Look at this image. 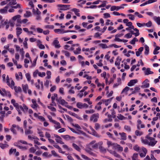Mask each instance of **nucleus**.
I'll list each match as a JSON object with an SVG mask.
<instances>
[{"label": "nucleus", "instance_id": "nucleus-1", "mask_svg": "<svg viewBox=\"0 0 160 160\" xmlns=\"http://www.w3.org/2000/svg\"><path fill=\"white\" fill-rule=\"evenodd\" d=\"M70 50H73V52L75 55L80 54L81 51V48L79 44L78 43L73 44Z\"/></svg>", "mask_w": 160, "mask_h": 160}, {"label": "nucleus", "instance_id": "nucleus-2", "mask_svg": "<svg viewBox=\"0 0 160 160\" xmlns=\"http://www.w3.org/2000/svg\"><path fill=\"white\" fill-rule=\"evenodd\" d=\"M102 142H99L98 143H96V141L93 140L91 141L89 144V148L91 149L92 148L97 149L98 148L99 145H102Z\"/></svg>", "mask_w": 160, "mask_h": 160}, {"label": "nucleus", "instance_id": "nucleus-3", "mask_svg": "<svg viewBox=\"0 0 160 160\" xmlns=\"http://www.w3.org/2000/svg\"><path fill=\"white\" fill-rule=\"evenodd\" d=\"M99 118V114L98 113H95L92 114L91 116L90 120L91 122H95L98 121Z\"/></svg>", "mask_w": 160, "mask_h": 160}, {"label": "nucleus", "instance_id": "nucleus-4", "mask_svg": "<svg viewBox=\"0 0 160 160\" xmlns=\"http://www.w3.org/2000/svg\"><path fill=\"white\" fill-rule=\"evenodd\" d=\"M0 93L2 96H6L9 98L11 96V95L9 91H6L4 88H2L0 90Z\"/></svg>", "mask_w": 160, "mask_h": 160}, {"label": "nucleus", "instance_id": "nucleus-5", "mask_svg": "<svg viewBox=\"0 0 160 160\" xmlns=\"http://www.w3.org/2000/svg\"><path fill=\"white\" fill-rule=\"evenodd\" d=\"M56 100L57 102L60 103L62 105H64L68 108L70 109L71 108L70 106L68 105V103L66 102L65 101L64 99H61L60 101H59V99L56 98Z\"/></svg>", "mask_w": 160, "mask_h": 160}, {"label": "nucleus", "instance_id": "nucleus-6", "mask_svg": "<svg viewBox=\"0 0 160 160\" xmlns=\"http://www.w3.org/2000/svg\"><path fill=\"white\" fill-rule=\"evenodd\" d=\"M58 6L61 8H60V10L65 11L69 9L70 5L58 4Z\"/></svg>", "mask_w": 160, "mask_h": 160}, {"label": "nucleus", "instance_id": "nucleus-7", "mask_svg": "<svg viewBox=\"0 0 160 160\" xmlns=\"http://www.w3.org/2000/svg\"><path fill=\"white\" fill-rule=\"evenodd\" d=\"M52 44L54 46L55 48H59L61 47L60 44L59 43V41L57 39H56L53 41Z\"/></svg>", "mask_w": 160, "mask_h": 160}, {"label": "nucleus", "instance_id": "nucleus-8", "mask_svg": "<svg viewBox=\"0 0 160 160\" xmlns=\"http://www.w3.org/2000/svg\"><path fill=\"white\" fill-rule=\"evenodd\" d=\"M54 137L56 138L55 139L56 142L58 143L63 144L64 143L62 141V138L59 136L57 135H54Z\"/></svg>", "mask_w": 160, "mask_h": 160}, {"label": "nucleus", "instance_id": "nucleus-9", "mask_svg": "<svg viewBox=\"0 0 160 160\" xmlns=\"http://www.w3.org/2000/svg\"><path fill=\"white\" fill-rule=\"evenodd\" d=\"M11 102L16 108L17 110L19 109L20 106H19L18 104L16 102L15 100L14 99H12L11 100Z\"/></svg>", "mask_w": 160, "mask_h": 160}, {"label": "nucleus", "instance_id": "nucleus-10", "mask_svg": "<svg viewBox=\"0 0 160 160\" xmlns=\"http://www.w3.org/2000/svg\"><path fill=\"white\" fill-rule=\"evenodd\" d=\"M138 82L137 79H132L129 82H128V86L131 87L133 86L134 84Z\"/></svg>", "mask_w": 160, "mask_h": 160}, {"label": "nucleus", "instance_id": "nucleus-11", "mask_svg": "<svg viewBox=\"0 0 160 160\" xmlns=\"http://www.w3.org/2000/svg\"><path fill=\"white\" fill-rule=\"evenodd\" d=\"M8 6H6L4 8L0 9V13L1 14H5L8 12L7 9L8 8Z\"/></svg>", "mask_w": 160, "mask_h": 160}, {"label": "nucleus", "instance_id": "nucleus-12", "mask_svg": "<svg viewBox=\"0 0 160 160\" xmlns=\"http://www.w3.org/2000/svg\"><path fill=\"white\" fill-rule=\"evenodd\" d=\"M151 69L148 68L144 71V73L145 75H148L149 74H152L153 73V72L151 71Z\"/></svg>", "mask_w": 160, "mask_h": 160}, {"label": "nucleus", "instance_id": "nucleus-13", "mask_svg": "<svg viewBox=\"0 0 160 160\" xmlns=\"http://www.w3.org/2000/svg\"><path fill=\"white\" fill-rule=\"evenodd\" d=\"M52 122L55 124L54 127L56 129H57L61 128L60 124L59 122L56 121H52Z\"/></svg>", "mask_w": 160, "mask_h": 160}, {"label": "nucleus", "instance_id": "nucleus-14", "mask_svg": "<svg viewBox=\"0 0 160 160\" xmlns=\"http://www.w3.org/2000/svg\"><path fill=\"white\" fill-rule=\"evenodd\" d=\"M62 137L64 139L66 140H69L72 139L73 138H74L73 137H71L70 136L68 135H63L62 136Z\"/></svg>", "mask_w": 160, "mask_h": 160}, {"label": "nucleus", "instance_id": "nucleus-15", "mask_svg": "<svg viewBox=\"0 0 160 160\" xmlns=\"http://www.w3.org/2000/svg\"><path fill=\"white\" fill-rule=\"evenodd\" d=\"M32 11L33 14L35 16L37 15H41V12L38 8H36V10L35 9L33 8L32 9Z\"/></svg>", "mask_w": 160, "mask_h": 160}, {"label": "nucleus", "instance_id": "nucleus-16", "mask_svg": "<svg viewBox=\"0 0 160 160\" xmlns=\"http://www.w3.org/2000/svg\"><path fill=\"white\" fill-rule=\"evenodd\" d=\"M156 1L155 0H149L148 1L145 2V3H143L141 4L140 5V6L141 7H142V6H145L148 4H150V3H152L153 2H155Z\"/></svg>", "mask_w": 160, "mask_h": 160}, {"label": "nucleus", "instance_id": "nucleus-17", "mask_svg": "<svg viewBox=\"0 0 160 160\" xmlns=\"http://www.w3.org/2000/svg\"><path fill=\"white\" fill-rule=\"evenodd\" d=\"M32 102L33 103L31 106L34 109H36L37 108L38 105L36 103V101L35 99H32Z\"/></svg>", "mask_w": 160, "mask_h": 160}, {"label": "nucleus", "instance_id": "nucleus-18", "mask_svg": "<svg viewBox=\"0 0 160 160\" xmlns=\"http://www.w3.org/2000/svg\"><path fill=\"white\" fill-rule=\"evenodd\" d=\"M22 87L23 91L25 93H27L28 89V86L27 84H22Z\"/></svg>", "mask_w": 160, "mask_h": 160}, {"label": "nucleus", "instance_id": "nucleus-19", "mask_svg": "<svg viewBox=\"0 0 160 160\" xmlns=\"http://www.w3.org/2000/svg\"><path fill=\"white\" fill-rule=\"evenodd\" d=\"M121 60L122 58H120L119 56L118 57L116 58V60L115 62V65L116 66H119Z\"/></svg>", "mask_w": 160, "mask_h": 160}, {"label": "nucleus", "instance_id": "nucleus-20", "mask_svg": "<svg viewBox=\"0 0 160 160\" xmlns=\"http://www.w3.org/2000/svg\"><path fill=\"white\" fill-rule=\"evenodd\" d=\"M17 31V35L18 37H19L20 34H21L22 32V29L21 28L18 27L16 29Z\"/></svg>", "mask_w": 160, "mask_h": 160}, {"label": "nucleus", "instance_id": "nucleus-21", "mask_svg": "<svg viewBox=\"0 0 160 160\" xmlns=\"http://www.w3.org/2000/svg\"><path fill=\"white\" fill-rule=\"evenodd\" d=\"M119 134L121 136V139L124 140L126 139L127 137L125 133L124 132L119 133Z\"/></svg>", "mask_w": 160, "mask_h": 160}, {"label": "nucleus", "instance_id": "nucleus-22", "mask_svg": "<svg viewBox=\"0 0 160 160\" xmlns=\"http://www.w3.org/2000/svg\"><path fill=\"white\" fill-rule=\"evenodd\" d=\"M72 11L74 12L75 14L78 17H80V14L79 13V10L78 9L74 8L72 9Z\"/></svg>", "mask_w": 160, "mask_h": 160}, {"label": "nucleus", "instance_id": "nucleus-23", "mask_svg": "<svg viewBox=\"0 0 160 160\" xmlns=\"http://www.w3.org/2000/svg\"><path fill=\"white\" fill-rule=\"evenodd\" d=\"M154 20L158 25H160V17L154 16L153 18Z\"/></svg>", "mask_w": 160, "mask_h": 160}, {"label": "nucleus", "instance_id": "nucleus-24", "mask_svg": "<svg viewBox=\"0 0 160 160\" xmlns=\"http://www.w3.org/2000/svg\"><path fill=\"white\" fill-rule=\"evenodd\" d=\"M13 88L17 93L20 92L22 91V89L20 87H16V86H14Z\"/></svg>", "mask_w": 160, "mask_h": 160}, {"label": "nucleus", "instance_id": "nucleus-25", "mask_svg": "<svg viewBox=\"0 0 160 160\" xmlns=\"http://www.w3.org/2000/svg\"><path fill=\"white\" fill-rule=\"evenodd\" d=\"M157 142V141L155 140V139L154 138V140L153 141H150L148 145L152 146H154Z\"/></svg>", "mask_w": 160, "mask_h": 160}, {"label": "nucleus", "instance_id": "nucleus-26", "mask_svg": "<svg viewBox=\"0 0 160 160\" xmlns=\"http://www.w3.org/2000/svg\"><path fill=\"white\" fill-rule=\"evenodd\" d=\"M130 90V88L128 87H125L122 90L121 92V93H125L126 95L128 94L127 92Z\"/></svg>", "mask_w": 160, "mask_h": 160}, {"label": "nucleus", "instance_id": "nucleus-27", "mask_svg": "<svg viewBox=\"0 0 160 160\" xmlns=\"http://www.w3.org/2000/svg\"><path fill=\"white\" fill-rule=\"evenodd\" d=\"M142 132L140 131L139 130H136L135 132V134L136 136H141L143 134Z\"/></svg>", "mask_w": 160, "mask_h": 160}, {"label": "nucleus", "instance_id": "nucleus-28", "mask_svg": "<svg viewBox=\"0 0 160 160\" xmlns=\"http://www.w3.org/2000/svg\"><path fill=\"white\" fill-rule=\"evenodd\" d=\"M9 146L7 144L0 143V147L2 149L7 148Z\"/></svg>", "mask_w": 160, "mask_h": 160}, {"label": "nucleus", "instance_id": "nucleus-29", "mask_svg": "<svg viewBox=\"0 0 160 160\" xmlns=\"http://www.w3.org/2000/svg\"><path fill=\"white\" fill-rule=\"evenodd\" d=\"M20 108L24 112L27 111L28 109V108L25 104H23V107L22 106H20Z\"/></svg>", "mask_w": 160, "mask_h": 160}, {"label": "nucleus", "instance_id": "nucleus-30", "mask_svg": "<svg viewBox=\"0 0 160 160\" xmlns=\"http://www.w3.org/2000/svg\"><path fill=\"white\" fill-rule=\"evenodd\" d=\"M70 114H71V115L74 116V117H75L76 118H78L79 120H82V118L81 117H80L77 114H76L75 113L71 112V113H70Z\"/></svg>", "mask_w": 160, "mask_h": 160}, {"label": "nucleus", "instance_id": "nucleus-31", "mask_svg": "<svg viewBox=\"0 0 160 160\" xmlns=\"http://www.w3.org/2000/svg\"><path fill=\"white\" fill-rule=\"evenodd\" d=\"M31 13L30 12L27 11L24 14V17L25 18H28L31 16Z\"/></svg>", "mask_w": 160, "mask_h": 160}, {"label": "nucleus", "instance_id": "nucleus-32", "mask_svg": "<svg viewBox=\"0 0 160 160\" xmlns=\"http://www.w3.org/2000/svg\"><path fill=\"white\" fill-rule=\"evenodd\" d=\"M160 48L158 46L156 47V48L154 49V50L153 52V53L154 54H158L159 53V52L158 51V50L160 49Z\"/></svg>", "mask_w": 160, "mask_h": 160}, {"label": "nucleus", "instance_id": "nucleus-33", "mask_svg": "<svg viewBox=\"0 0 160 160\" xmlns=\"http://www.w3.org/2000/svg\"><path fill=\"white\" fill-rule=\"evenodd\" d=\"M119 10V6H112L110 10L111 11H113L115 10L118 11Z\"/></svg>", "mask_w": 160, "mask_h": 160}, {"label": "nucleus", "instance_id": "nucleus-34", "mask_svg": "<svg viewBox=\"0 0 160 160\" xmlns=\"http://www.w3.org/2000/svg\"><path fill=\"white\" fill-rule=\"evenodd\" d=\"M25 133L26 134H32L33 133V132L30 129H27L25 130Z\"/></svg>", "mask_w": 160, "mask_h": 160}, {"label": "nucleus", "instance_id": "nucleus-35", "mask_svg": "<svg viewBox=\"0 0 160 160\" xmlns=\"http://www.w3.org/2000/svg\"><path fill=\"white\" fill-rule=\"evenodd\" d=\"M149 52V48L147 45H145V51L144 52L145 54L147 55H148V54Z\"/></svg>", "mask_w": 160, "mask_h": 160}, {"label": "nucleus", "instance_id": "nucleus-36", "mask_svg": "<svg viewBox=\"0 0 160 160\" xmlns=\"http://www.w3.org/2000/svg\"><path fill=\"white\" fill-rule=\"evenodd\" d=\"M112 99V98H111L110 99H108L107 100H102V101L104 102V103L105 105L108 106L109 103L111 101Z\"/></svg>", "mask_w": 160, "mask_h": 160}, {"label": "nucleus", "instance_id": "nucleus-37", "mask_svg": "<svg viewBox=\"0 0 160 160\" xmlns=\"http://www.w3.org/2000/svg\"><path fill=\"white\" fill-rule=\"evenodd\" d=\"M72 146L73 148L77 151H79L80 150V148L75 143H73L72 144Z\"/></svg>", "mask_w": 160, "mask_h": 160}, {"label": "nucleus", "instance_id": "nucleus-38", "mask_svg": "<svg viewBox=\"0 0 160 160\" xmlns=\"http://www.w3.org/2000/svg\"><path fill=\"white\" fill-rule=\"evenodd\" d=\"M138 39L136 38H134L130 42V43L132 44H134L136 42H138Z\"/></svg>", "mask_w": 160, "mask_h": 160}, {"label": "nucleus", "instance_id": "nucleus-39", "mask_svg": "<svg viewBox=\"0 0 160 160\" xmlns=\"http://www.w3.org/2000/svg\"><path fill=\"white\" fill-rule=\"evenodd\" d=\"M117 118L118 119L120 120H123L126 118L125 117L121 114H118Z\"/></svg>", "mask_w": 160, "mask_h": 160}, {"label": "nucleus", "instance_id": "nucleus-40", "mask_svg": "<svg viewBox=\"0 0 160 160\" xmlns=\"http://www.w3.org/2000/svg\"><path fill=\"white\" fill-rule=\"evenodd\" d=\"M76 105L77 107L79 108H83V103L81 102H78L77 103Z\"/></svg>", "mask_w": 160, "mask_h": 160}, {"label": "nucleus", "instance_id": "nucleus-41", "mask_svg": "<svg viewBox=\"0 0 160 160\" xmlns=\"http://www.w3.org/2000/svg\"><path fill=\"white\" fill-rule=\"evenodd\" d=\"M99 149L100 150L101 152H106V149L104 147L102 146V145H99Z\"/></svg>", "mask_w": 160, "mask_h": 160}, {"label": "nucleus", "instance_id": "nucleus-42", "mask_svg": "<svg viewBox=\"0 0 160 160\" xmlns=\"http://www.w3.org/2000/svg\"><path fill=\"white\" fill-rule=\"evenodd\" d=\"M51 153L54 157H58V158L61 157L54 150H52L51 151Z\"/></svg>", "mask_w": 160, "mask_h": 160}, {"label": "nucleus", "instance_id": "nucleus-43", "mask_svg": "<svg viewBox=\"0 0 160 160\" xmlns=\"http://www.w3.org/2000/svg\"><path fill=\"white\" fill-rule=\"evenodd\" d=\"M21 17V16L20 15H17L12 18V20L14 21L16 20H17L18 18H20Z\"/></svg>", "mask_w": 160, "mask_h": 160}, {"label": "nucleus", "instance_id": "nucleus-44", "mask_svg": "<svg viewBox=\"0 0 160 160\" xmlns=\"http://www.w3.org/2000/svg\"><path fill=\"white\" fill-rule=\"evenodd\" d=\"M99 46L103 49L107 48H108V47L106 44L101 43L100 44Z\"/></svg>", "mask_w": 160, "mask_h": 160}, {"label": "nucleus", "instance_id": "nucleus-45", "mask_svg": "<svg viewBox=\"0 0 160 160\" xmlns=\"http://www.w3.org/2000/svg\"><path fill=\"white\" fill-rule=\"evenodd\" d=\"M124 128L128 132H130L131 131L130 127L129 126L125 125L124 127Z\"/></svg>", "mask_w": 160, "mask_h": 160}, {"label": "nucleus", "instance_id": "nucleus-46", "mask_svg": "<svg viewBox=\"0 0 160 160\" xmlns=\"http://www.w3.org/2000/svg\"><path fill=\"white\" fill-rule=\"evenodd\" d=\"M47 75V78L50 79L51 77V72L50 71H47L46 72Z\"/></svg>", "mask_w": 160, "mask_h": 160}, {"label": "nucleus", "instance_id": "nucleus-47", "mask_svg": "<svg viewBox=\"0 0 160 160\" xmlns=\"http://www.w3.org/2000/svg\"><path fill=\"white\" fill-rule=\"evenodd\" d=\"M143 84V85L141 86V87L142 88H148L149 86V84L148 83H146Z\"/></svg>", "mask_w": 160, "mask_h": 160}, {"label": "nucleus", "instance_id": "nucleus-48", "mask_svg": "<svg viewBox=\"0 0 160 160\" xmlns=\"http://www.w3.org/2000/svg\"><path fill=\"white\" fill-rule=\"evenodd\" d=\"M138 156V154L137 153H134L132 157V160H134L135 159H137V157Z\"/></svg>", "mask_w": 160, "mask_h": 160}, {"label": "nucleus", "instance_id": "nucleus-49", "mask_svg": "<svg viewBox=\"0 0 160 160\" xmlns=\"http://www.w3.org/2000/svg\"><path fill=\"white\" fill-rule=\"evenodd\" d=\"M107 143L108 147H109L110 146H114L115 145V143H112L111 141H109L108 140L107 141Z\"/></svg>", "mask_w": 160, "mask_h": 160}, {"label": "nucleus", "instance_id": "nucleus-50", "mask_svg": "<svg viewBox=\"0 0 160 160\" xmlns=\"http://www.w3.org/2000/svg\"><path fill=\"white\" fill-rule=\"evenodd\" d=\"M128 16L129 17V19L132 20H134L135 19V18L134 16L132 14H129L128 15Z\"/></svg>", "mask_w": 160, "mask_h": 160}, {"label": "nucleus", "instance_id": "nucleus-51", "mask_svg": "<svg viewBox=\"0 0 160 160\" xmlns=\"http://www.w3.org/2000/svg\"><path fill=\"white\" fill-rule=\"evenodd\" d=\"M134 15L136 16H137L139 18H142L143 16L140 14L138 12H136L134 13Z\"/></svg>", "mask_w": 160, "mask_h": 160}, {"label": "nucleus", "instance_id": "nucleus-52", "mask_svg": "<svg viewBox=\"0 0 160 160\" xmlns=\"http://www.w3.org/2000/svg\"><path fill=\"white\" fill-rule=\"evenodd\" d=\"M43 2H45L46 3H51L55 2L54 0H42Z\"/></svg>", "mask_w": 160, "mask_h": 160}, {"label": "nucleus", "instance_id": "nucleus-53", "mask_svg": "<svg viewBox=\"0 0 160 160\" xmlns=\"http://www.w3.org/2000/svg\"><path fill=\"white\" fill-rule=\"evenodd\" d=\"M142 142L144 144H147L148 145L149 144V142L146 139H142Z\"/></svg>", "mask_w": 160, "mask_h": 160}, {"label": "nucleus", "instance_id": "nucleus-54", "mask_svg": "<svg viewBox=\"0 0 160 160\" xmlns=\"http://www.w3.org/2000/svg\"><path fill=\"white\" fill-rule=\"evenodd\" d=\"M95 112V110L93 109H91L90 110H86L85 112L87 113H92Z\"/></svg>", "mask_w": 160, "mask_h": 160}, {"label": "nucleus", "instance_id": "nucleus-55", "mask_svg": "<svg viewBox=\"0 0 160 160\" xmlns=\"http://www.w3.org/2000/svg\"><path fill=\"white\" fill-rule=\"evenodd\" d=\"M11 7L13 8L17 9V8H21V5L19 4H17L16 6H11Z\"/></svg>", "mask_w": 160, "mask_h": 160}, {"label": "nucleus", "instance_id": "nucleus-56", "mask_svg": "<svg viewBox=\"0 0 160 160\" xmlns=\"http://www.w3.org/2000/svg\"><path fill=\"white\" fill-rule=\"evenodd\" d=\"M16 149L15 148L14 149H12L11 148L10 150L9 151V154H12L13 152L14 153L15 152H16Z\"/></svg>", "mask_w": 160, "mask_h": 160}, {"label": "nucleus", "instance_id": "nucleus-57", "mask_svg": "<svg viewBox=\"0 0 160 160\" xmlns=\"http://www.w3.org/2000/svg\"><path fill=\"white\" fill-rule=\"evenodd\" d=\"M137 25L139 27L144 26H145V23H141L139 22L137 23Z\"/></svg>", "mask_w": 160, "mask_h": 160}, {"label": "nucleus", "instance_id": "nucleus-58", "mask_svg": "<svg viewBox=\"0 0 160 160\" xmlns=\"http://www.w3.org/2000/svg\"><path fill=\"white\" fill-rule=\"evenodd\" d=\"M8 52V51L6 50H4L2 51V54L5 57H7L8 56L5 55V54L7 53Z\"/></svg>", "mask_w": 160, "mask_h": 160}, {"label": "nucleus", "instance_id": "nucleus-59", "mask_svg": "<svg viewBox=\"0 0 160 160\" xmlns=\"http://www.w3.org/2000/svg\"><path fill=\"white\" fill-rule=\"evenodd\" d=\"M104 18H107L110 17V14L108 13H105L103 14Z\"/></svg>", "mask_w": 160, "mask_h": 160}, {"label": "nucleus", "instance_id": "nucleus-60", "mask_svg": "<svg viewBox=\"0 0 160 160\" xmlns=\"http://www.w3.org/2000/svg\"><path fill=\"white\" fill-rule=\"evenodd\" d=\"M8 51L12 54H13L14 53V49L13 48H10Z\"/></svg>", "mask_w": 160, "mask_h": 160}, {"label": "nucleus", "instance_id": "nucleus-61", "mask_svg": "<svg viewBox=\"0 0 160 160\" xmlns=\"http://www.w3.org/2000/svg\"><path fill=\"white\" fill-rule=\"evenodd\" d=\"M152 25V22L151 21H149L148 22L145 23V26L148 27H150Z\"/></svg>", "mask_w": 160, "mask_h": 160}, {"label": "nucleus", "instance_id": "nucleus-62", "mask_svg": "<svg viewBox=\"0 0 160 160\" xmlns=\"http://www.w3.org/2000/svg\"><path fill=\"white\" fill-rule=\"evenodd\" d=\"M46 75V73L45 72H42L41 73V72H39L38 73V76L41 77H43L44 76H45Z\"/></svg>", "mask_w": 160, "mask_h": 160}, {"label": "nucleus", "instance_id": "nucleus-63", "mask_svg": "<svg viewBox=\"0 0 160 160\" xmlns=\"http://www.w3.org/2000/svg\"><path fill=\"white\" fill-rule=\"evenodd\" d=\"M100 125L98 123H96L95 124L94 128L98 130L100 128Z\"/></svg>", "mask_w": 160, "mask_h": 160}, {"label": "nucleus", "instance_id": "nucleus-64", "mask_svg": "<svg viewBox=\"0 0 160 160\" xmlns=\"http://www.w3.org/2000/svg\"><path fill=\"white\" fill-rule=\"evenodd\" d=\"M125 36L127 38H129L132 37V35L130 33H128L126 34Z\"/></svg>", "mask_w": 160, "mask_h": 160}]
</instances>
